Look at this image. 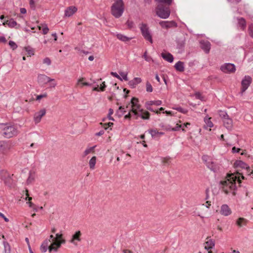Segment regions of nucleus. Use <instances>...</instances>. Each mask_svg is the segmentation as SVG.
<instances>
[{
    "label": "nucleus",
    "instance_id": "1",
    "mask_svg": "<svg viewBox=\"0 0 253 253\" xmlns=\"http://www.w3.org/2000/svg\"><path fill=\"white\" fill-rule=\"evenodd\" d=\"M241 179H245V176L242 172L238 171L236 173H231L227 175V179L220 182L223 190L226 194L232 193L235 194L236 189V181H237L240 184Z\"/></svg>",
    "mask_w": 253,
    "mask_h": 253
},
{
    "label": "nucleus",
    "instance_id": "2",
    "mask_svg": "<svg viewBox=\"0 0 253 253\" xmlns=\"http://www.w3.org/2000/svg\"><path fill=\"white\" fill-rule=\"evenodd\" d=\"M132 112L135 119L140 117L143 120H149L150 119V113L146 110L140 108V105L139 104V100L135 97H132L130 101Z\"/></svg>",
    "mask_w": 253,
    "mask_h": 253
},
{
    "label": "nucleus",
    "instance_id": "3",
    "mask_svg": "<svg viewBox=\"0 0 253 253\" xmlns=\"http://www.w3.org/2000/svg\"><path fill=\"white\" fill-rule=\"evenodd\" d=\"M125 9L123 0H116L111 6V14L116 18H120L123 14Z\"/></svg>",
    "mask_w": 253,
    "mask_h": 253
},
{
    "label": "nucleus",
    "instance_id": "4",
    "mask_svg": "<svg viewBox=\"0 0 253 253\" xmlns=\"http://www.w3.org/2000/svg\"><path fill=\"white\" fill-rule=\"evenodd\" d=\"M1 133L5 138H10L16 136L18 131L14 126L5 125L1 129Z\"/></svg>",
    "mask_w": 253,
    "mask_h": 253
},
{
    "label": "nucleus",
    "instance_id": "5",
    "mask_svg": "<svg viewBox=\"0 0 253 253\" xmlns=\"http://www.w3.org/2000/svg\"><path fill=\"white\" fill-rule=\"evenodd\" d=\"M202 159L206 166L211 170L214 173H217L219 171L220 166L215 162L211 161V158L207 155H204Z\"/></svg>",
    "mask_w": 253,
    "mask_h": 253
},
{
    "label": "nucleus",
    "instance_id": "6",
    "mask_svg": "<svg viewBox=\"0 0 253 253\" xmlns=\"http://www.w3.org/2000/svg\"><path fill=\"white\" fill-rule=\"evenodd\" d=\"M157 15L162 19H167L169 17L170 11L169 7H165L162 4H159L156 8Z\"/></svg>",
    "mask_w": 253,
    "mask_h": 253
},
{
    "label": "nucleus",
    "instance_id": "7",
    "mask_svg": "<svg viewBox=\"0 0 253 253\" xmlns=\"http://www.w3.org/2000/svg\"><path fill=\"white\" fill-rule=\"evenodd\" d=\"M139 27L143 38L146 41L152 43V36L148 25L147 24L142 23L139 24Z\"/></svg>",
    "mask_w": 253,
    "mask_h": 253
},
{
    "label": "nucleus",
    "instance_id": "8",
    "mask_svg": "<svg viewBox=\"0 0 253 253\" xmlns=\"http://www.w3.org/2000/svg\"><path fill=\"white\" fill-rule=\"evenodd\" d=\"M219 116L222 119L224 126L228 130H231L233 128V121L229 118L227 114L224 111H220Z\"/></svg>",
    "mask_w": 253,
    "mask_h": 253
},
{
    "label": "nucleus",
    "instance_id": "9",
    "mask_svg": "<svg viewBox=\"0 0 253 253\" xmlns=\"http://www.w3.org/2000/svg\"><path fill=\"white\" fill-rule=\"evenodd\" d=\"M62 234H56L55 242L51 243L50 246L49 248V252L52 251L56 252L58 248H59L61 244L65 243V240L62 239Z\"/></svg>",
    "mask_w": 253,
    "mask_h": 253
},
{
    "label": "nucleus",
    "instance_id": "10",
    "mask_svg": "<svg viewBox=\"0 0 253 253\" xmlns=\"http://www.w3.org/2000/svg\"><path fill=\"white\" fill-rule=\"evenodd\" d=\"M252 82V79L250 76H245L241 82L242 93L244 92L249 87Z\"/></svg>",
    "mask_w": 253,
    "mask_h": 253
},
{
    "label": "nucleus",
    "instance_id": "11",
    "mask_svg": "<svg viewBox=\"0 0 253 253\" xmlns=\"http://www.w3.org/2000/svg\"><path fill=\"white\" fill-rule=\"evenodd\" d=\"M220 70L225 73H232L236 70L235 66L232 63H225L220 67Z\"/></svg>",
    "mask_w": 253,
    "mask_h": 253
},
{
    "label": "nucleus",
    "instance_id": "12",
    "mask_svg": "<svg viewBox=\"0 0 253 253\" xmlns=\"http://www.w3.org/2000/svg\"><path fill=\"white\" fill-rule=\"evenodd\" d=\"M11 148V144L8 141H0V153L5 154Z\"/></svg>",
    "mask_w": 253,
    "mask_h": 253
},
{
    "label": "nucleus",
    "instance_id": "13",
    "mask_svg": "<svg viewBox=\"0 0 253 253\" xmlns=\"http://www.w3.org/2000/svg\"><path fill=\"white\" fill-rule=\"evenodd\" d=\"M37 79L38 83L42 84H46L47 83L54 81V79H51L43 74L38 75Z\"/></svg>",
    "mask_w": 253,
    "mask_h": 253
},
{
    "label": "nucleus",
    "instance_id": "14",
    "mask_svg": "<svg viewBox=\"0 0 253 253\" xmlns=\"http://www.w3.org/2000/svg\"><path fill=\"white\" fill-rule=\"evenodd\" d=\"M159 24L162 28L166 29L177 27V24L174 21H162L159 22Z\"/></svg>",
    "mask_w": 253,
    "mask_h": 253
},
{
    "label": "nucleus",
    "instance_id": "15",
    "mask_svg": "<svg viewBox=\"0 0 253 253\" xmlns=\"http://www.w3.org/2000/svg\"><path fill=\"white\" fill-rule=\"evenodd\" d=\"M207 241L205 243V249L209 251L208 253H212L211 251H209L213 249L215 246V241L209 237L207 238Z\"/></svg>",
    "mask_w": 253,
    "mask_h": 253
},
{
    "label": "nucleus",
    "instance_id": "16",
    "mask_svg": "<svg viewBox=\"0 0 253 253\" xmlns=\"http://www.w3.org/2000/svg\"><path fill=\"white\" fill-rule=\"evenodd\" d=\"M46 110L45 109H42L40 111L36 113L34 115V121L36 124H38L40 122L41 119L43 116L45 115Z\"/></svg>",
    "mask_w": 253,
    "mask_h": 253
},
{
    "label": "nucleus",
    "instance_id": "17",
    "mask_svg": "<svg viewBox=\"0 0 253 253\" xmlns=\"http://www.w3.org/2000/svg\"><path fill=\"white\" fill-rule=\"evenodd\" d=\"M200 43L201 48L205 52V53H209L211 46V43L208 41L204 40L201 41Z\"/></svg>",
    "mask_w": 253,
    "mask_h": 253
},
{
    "label": "nucleus",
    "instance_id": "18",
    "mask_svg": "<svg viewBox=\"0 0 253 253\" xmlns=\"http://www.w3.org/2000/svg\"><path fill=\"white\" fill-rule=\"evenodd\" d=\"M220 212L222 215L227 216L230 215L232 211L227 205L224 204L221 206Z\"/></svg>",
    "mask_w": 253,
    "mask_h": 253
},
{
    "label": "nucleus",
    "instance_id": "19",
    "mask_svg": "<svg viewBox=\"0 0 253 253\" xmlns=\"http://www.w3.org/2000/svg\"><path fill=\"white\" fill-rule=\"evenodd\" d=\"M234 166L235 168H240L247 171L250 170V167L245 162L241 160H237L234 163Z\"/></svg>",
    "mask_w": 253,
    "mask_h": 253
},
{
    "label": "nucleus",
    "instance_id": "20",
    "mask_svg": "<svg viewBox=\"0 0 253 253\" xmlns=\"http://www.w3.org/2000/svg\"><path fill=\"white\" fill-rule=\"evenodd\" d=\"M77 8L75 6H71L67 7L65 10V16H71L77 11Z\"/></svg>",
    "mask_w": 253,
    "mask_h": 253
},
{
    "label": "nucleus",
    "instance_id": "21",
    "mask_svg": "<svg viewBox=\"0 0 253 253\" xmlns=\"http://www.w3.org/2000/svg\"><path fill=\"white\" fill-rule=\"evenodd\" d=\"M204 121L206 124V125L204 126V128L205 129H207L208 127L211 128L213 126V124L211 121V118L209 117L208 115L205 117Z\"/></svg>",
    "mask_w": 253,
    "mask_h": 253
},
{
    "label": "nucleus",
    "instance_id": "22",
    "mask_svg": "<svg viewBox=\"0 0 253 253\" xmlns=\"http://www.w3.org/2000/svg\"><path fill=\"white\" fill-rule=\"evenodd\" d=\"M81 232L80 231H77L72 236L71 242L75 245H77L76 241H81Z\"/></svg>",
    "mask_w": 253,
    "mask_h": 253
},
{
    "label": "nucleus",
    "instance_id": "23",
    "mask_svg": "<svg viewBox=\"0 0 253 253\" xmlns=\"http://www.w3.org/2000/svg\"><path fill=\"white\" fill-rule=\"evenodd\" d=\"M36 177V174L34 171H30L29 176L27 179L26 183L28 185L31 184L34 182Z\"/></svg>",
    "mask_w": 253,
    "mask_h": 253
},
{
    "label": "nucleus",
    "instance_id": "24",
    "mask_svg": "<svg viewBox=\"0 0 253 253\" xmlns=\"http://www.w3.org/2000/svg\"><path fill=\"white\" fill-rule=\"evenodd\" d=\"M141 81L142 80L140 78L136 77L134 78L133 80L130 81L128 82V84L131 88H134L135 86L138 84L140 83Z\"/></svg>",
    "mask_w": 253,
    "mask_h": 253
},
{
    "label": "nucleus",
    "instance_id": "25",
    "mask_svg": "<svg viewBox=\"0 0 253 253\" xmlns=\"http://www.w3.org/2000/svg\"><path fill=\"white\" fill-rule=\"evenodd\" d=\"M161 55L163 59L169 63H172L173 61V57L170 53H162Z\"/></svg>",
    "mask_w": 253,
    "mask_h": 253
},
{
    "label": "nucleus",
    "instance_id": "26",
    "mask_svg": "<svg viewBox=\"0 0 253 253\" xmlns=\"http://www.w3.org/2000/svg\"><path fill=\"white\" fill-rule=\"evenodd\" d=\"M49 243H50V240H45L41 246L40 250L42 252L45 253L47 251V249H49L50 245H49Z\"/></svg>",
    "mask_w": 253,
    "mask_h": 253
},
{
    "label": "nucleus",
    "instance_id": "27",
    "mask_svg": "<svg viewBox=\"0 0 253 253\" xmlns=\"http://www.w3.org/2000/svg\"><path fill=\"white\" fill-rule=\"evenodd\" d=\"M116 36L118 39L124 42H128L132 39V38L127 37L121 33L117 34Z\"/></svg>",
    "mask_w": 253,
    "mask_h": 253
},
{
    "label": "nucleus",
    "instance_id": "28",
    "mask_svg": "<svg viewBox=\"0 0 253 253\" xmlns=\"http://www.w3.org/2000/svg\"><path fill=\"white\" fill-rule=\"evenodd\" d=\"M17 22L12 18L5 21L3 25H7L10 28H14L17 25Z\"/></svg>",
    "mask_w": 253,
    "mask_h": 253
},
{
    "label": "nucleus",
    "instance_id": "29",
    "mask_svg": "<svg viewBox=\"0 0 253 253\" xmlns=\"http://www.w3.org/2000/svg\"><path fill=\"white\" fill-rule=\"evenodd\" d=\"M174 67L177 71L179 72H183L184 70V63L180 61L175 63Z\"/></svg>",
    "mask_w": 253,
    "mask_h": 253
},
{
    "label": "nucleus",
    "instance_id": "30",
    "mask_svg": "<svg viewBox=\"0 0 253 253\" xmlns=\"http://www.w3.org/2000/svg\"><path fill=\"white\" fill-rule=\"evenodd\" d=\"M247 220L244 218L240 217L236 221L237 225L239 227H242L243 225H246Z\"/></svg>",
    "mask_w": 253,
    "mask_h": 253
},
{
    "label": "nucleus",
    "instance_id": "31",
    "mask_svg": "<svg viewBox=\"0 0 253 253\" xmlns=\"http://www.w3.org/2000/svg\"><path fill=\"white\" fill-rule=\"evenodd\" d=\"M96 157H95V156L92 157L90 159V160H89V168L90 169H94L95 165L96 164Z\"/></svg>",
    "mask_w": 253,
    "mask_h": 253
},
{
    "label": "nucleus",
    "instance_id": "32",
    "mask_svg": "<svg viewBox=\"0 0 253 253\" xmlns=\"http://www.w3.org/2000/svg\"><path fill=\"white\" fill-rule=\"evenodd\" d=\"M147 103H149V104L152 105H155V106H160L162 104V101L160 100H151V101H148L146 102Z\"/></svg>",
    "mask_w": 253,
    "mask_h": 253
},
{
    "label": "nucleus",
    "instance_id": "33",
    "mask_svg": "<svg viewBox=\"0 0 253 253\" xmlns=\"http://www.w3.org/2000/svg\"><path fill=\"white\" fill-rule=\"evenodd\" d=\"M126 112L125 108L123 106L119 107L118 110L117 111V114L119 117H122Z\"/></svg>",
    "mask_w": 253,
    "mask_h": 253
},
{
    "label": "nucleus",
    "instance_id": "34",
    "mask_svg": "<svg viewBox=\"0 0 253 253\" xmlns=\"http://www.w3.org/2000/svg\"><path fill=\"white\" fill-rule=\"evenodd\" d=\"M151 105L149 104V103H147L146 102H145V108H146V109H147L148 110L151 111V112H154L156 114H158L159 113V112L158 110H154L152 107H151Z\"/></svg>",
    "mask_w": 253,
    "mask_h": 253
},
{
    "label": "nucleus",
    "instance_id": "35",
    "mask_svg": "<svg viewBox=\"0 0 253 253\" xmlns=\"http://www.w3.org/2000/svg\"><path fill=\"white\" fill-rule=\"evenodd\" d=\"M238 24L242 29H244L246 27V23L245 20L243 18L238 19Z\"/></svg>",
    "mask_w": 253,
    "mask_h": 253
},
{
    "label": "nucleus",
    "instance_id": "36",
    "mask_svg": "<svg viewBox=\"0 0 253 253\" xmlns=\"http://www.w3.org/2000/svg\"><path fill=\"white\" fill-rule=\"evenodd\" d=\"M3 243L5 253H10V247L9 244L7 242H5V241H4Z\"/></svg>",
    "mask_w": 253,
    "mask_h": 253
},
{
    "label": "nucleus",
    "instance_id": "37",
    "mask_svg": "<svg viewBox=\"0 0 253 253\" xmlns=\"http://www.w3.org/2000/svg\"><path fill=\"white\" fill-rule=\"evenodd\" d=\"M143 57L144 58V59L146 61H147L148 62H153V60L151 56L147 55V51H146L144 53V54L143 55Z\"/></svg>",
    "mask_w": 253,
    "mask_h": 253
},
{
    "label": "nucleus",
    "instance_id": "38",
    "mask_svg": "<svg viewBox=\"0 0 253 253\" xmlns=\"http://www.w3.org/2000/svg\"><path fill=\"white\" fill-rule=\"evenodd\" d=\"M146 90L149 92L153 91V87L149 82H147L146 83Z\"/></svg>",
    "mask_w": 253,
    "mask_h": 253
},
{
    "label": "nucleus",
    "instance_id": "39",
    "mask_svg": "<svg viewBox=\"0 0 253 253\" xmlns=\"http://www.w3.org/2000/svg\"><path fill=\"white\" fill-rule=\"evenodd\" d=\"M173 109L184 114L188 112V110L186 109H184L180 107L174 108Z\"/></svg>",
    "mask_w": 253,
    "mask_h": 253
},
{
    "label": "nucleus",
    "instance_id": "40",
    "mask_svg": "<svg viewBox=\"0 0 253 253\" xmlns=\"http://www.w3.org/2000/svg\"><path fill=\"white\" fill-rule=\"evenodd\" d=\"M149 132L153 137L156 136L159 133L157 129H151L149 130Z\"/></svg>",
    "mask_w": 253,
    "mask_h": 253
},
{
    "label": "nucleus",
    "instance_id": "41",
    "mask_svg": "<svg viewBox=\"0 0 253 253\" xmlns=\"http://www.w3.org/2000/svg\"><path fill=\"white\" fill-rule=\"evenodd\" d=\"M94 147L95 146H93V147H89L87 149H86L84 151V156H85L86 155H87L88 154H89L91 151H92L94 149Z\"/></svg>",
    "mask_w": 253,
    "mask_h": 253
},
{
    "label": "nucleus",
    "instance_id": "42",
    "mask_svg": "<svg viewBox=\"0 0 253 253\" xmlns=\"http://www.w3.org/2000/svg\"><path fill=\"white\" fill-rule=\"evenodd\" d=\"M157 1L160 3H164L169 5L171 4L172 0H156Z\"/></svg>",
    "mask_w": 253,
    "mask_h": 253
},
{
    "label": "nucleus",
    "instance_id": "43",
    "mask_svg": "<svg viewBox=\"0 0 253 253\" xmlns=\"http://www.w3.org/2000/svg\"><path fill=\"white\" fill-rule=\"evenodd\" d=\"M182 125L176 124V126L174 127H172L171 129V131H178L180 130V128L182 129Z\"/></svg>",
    "mask_w": 253,
    "mask_h": 253
},
{
    "label": "nucleus",
    "instance_id": "44",
    "mask_svg": "<svg viewBox=\"0 0 253 253\" xmlns=\"http://www.w3.org/2000/svg\"><path fill=\"white\" fill-rule=\"evenodd\" d=\"M8 44H9V46H10V47L11 48H12L13 49H15L17 47V45L15 43V42H14L13 41H10L9 42Z\"/></svg>",
    "mask_w": 253,
    "mask_h": 253
},
{
    "label": "nucleus",
    "instance_id": "45",
    "mask_svg": "<svg viewBox=\"0 0 253 253\" xmlns=\"http://www.w3.org/2000/svg\"><path fill=\"white\" fill-rule=\"evenodd\" d=\"M42 26V33L43 34L45 35L48 33L49 31V29L46 24H44Z\"/></svg>",
    "mask_w": 253,
    "mask_h": 253
},
{
    "label": "nucleus",
    "instance_id": "46",
    "mask_svg": "<svg viewBox=\"0 0 253 253\" xmlns=\"http://www.w3.org/2000/svg\"><path fill=\"white\" fill-rule=\"evenodd\" d=\"M120 75L122 77V80H124L125 81H128L127 74L126 73L121 72L120 73Z\"/></svg>",
    "mask_w": 253,
    "mask_h": 253
},
{
    "label": "nucleus",
    "instance_id": "47",
    "mask_svg": "<svg viewBox=\"0 0 253 253\" xmlns=\"http://www.w3.org/2000/svg\"><path fill=\"white\" fill-rule=\"evenodd\" d=\"M43 63L47 65H50L51 64V60L48 57H46L43 59Z\"/></svg>",
    "mask_w": 253,
    "mask_h": 253
},
{
    "label": "nucleus",
    "instance_id": "48",
    "mask_svg": "<svg viewBox=\"0 0 253 253\" xmlns=\"http://www.w3.org/2000/svg\"><path fill=\"white\" fill-rule=\"evenodd\" d=\"M126 25L127 26L128 28L131 29L133 27L134 23L131 21L127 20V22H126Z\"/></svg>",
    "mask_w": 253,
    "mask_h": 253
},
{
    "label": "nucleus",
    "instance_id": "49",
    "mask_svg": "<svg viewBox=\"0 0 253 253\" xmlns=\"http://www.w3.org/2000/svg\"><path fill=\"white\" fill-rule=\"evenodd\" d=\"M113 126V123L109 122L107 124H104L103 126L104 127L105 129H107L108 127H111Z\"/></svg>",
    "mask_w": 253,
    "mask_h": 253
},
{
    "label": "nucleus",
    "instance_id": "50",
    "mask_svg": "<svg viewBox=\"0 0 253 253\" xmlns=\"http://www.w3.org/2000/svg\"><path fill=\"white\" fill-rule=\"evenodd\" d=\"M47 94L46 93H44V94H40V95H38L37 96V98H36V100H41L42 98H43V97H46L47 96Z\"/></svg>",
    "mask_w": 253,
    "mask_h": 253
},
{
    "label": "nucleus",
    "instance_id": "51",
    "mask_svg": "<svg viewBox=\"0 0 253 253\" xmlns=\"http://www.w3.org/2000/svg\"><path fill=\"white\" fill-rule=\"evenodd\" d=\"M195 96L196 99H200V100H202V98H203L201 94L199 92H196L195 93Z\"/></svg>",
    "mask_w": 253,
    "mask_h": 253
},
{
    "label": "nucleus",
    "instance_id": "52",
    "mask_svg": "<svg viewBox=\"0 0 253 253\" xmlns=\"http://www.w3.org/2000/svg\"><path fill=\"white\" fill-rule=\"evenodd\" d=\"M6 175L7 178H6V177H5V178H3L4 180L5 181V182L7 183L8 182L9 183H10V180H11V177H10L9 173H6Z\"/></svg>",
    "mask_w": 253,
    "mask_h": 253
},
{
    "label": "nucleus",
    "instance_id": "53",
    "mask_svg": "<svg viewBox=\"0 0 253 253\" xmlns=\"http://www.w3.org/2000/svg\"><path fill=\"white\" fill-rule=\"evenodd\" d=\"M111 74L114 77H116L119 79H120V80L122 81V79L121 78V77H120V76H119L116 72H111Z\"/></svg>",
    "mask_w": 253,
    "mask_h": 253
},
{
    "label": "nucleus",
    "instance_id": "54",
    "mask_svg": "<svg viewBox=\"0 0 253 253\" xmlns=\"http://www.w3.org/2000/svg\"><path fill=\"white\" fill-rule=\"evenodd\" d=\"M190 125V124L189 123H185V124H183V125H182V131L183 132H185L186 130L184 127H188V126H189Z\"/></svg>",
    "mask_w": 253,
    "mask_h": 253
},
{
    "label": "nucleus",
    "instance_id": "55",
    "mask_svg": "<svg viewBox=\"0 0 253 253\" xmlns=\"http://www.w3.org/2000/svg\"><path fill=\"white\" fill-rule=\"evenodd\" d=\"M132 115H133V113L130 110L128 113L125 116V118L126 119H130Z\"/></svg>",
    "mask_w": 253,
    "mask_h": 253
},
{
    "label": "nucleus",
    "instance_id": "56",
    "mask_svg": "<svg viewBox=\"0 0 253 253\" xmlns=\"http://www.w3.org/2000/svg\"><path fill=\"white\" fill-rule=\"evenodd\" d=\"M106 87V86L105 85V82H103L102 83V84L100 85V90L101 91H104L105 90Z\"/></svg>",
    "mask_w": 253,
    "mask_h": 253
},
{
    "label": "nucleus",
    "instance_id": "57",
    "mask_svg": "<svg viewBox=\"0 0 253 253\" xmlns=\"http://www.w3.org/2000/svg\"><path fill=\"white\" fill-rule=\"evenodd\" d=\"M0 217L2 218L5 222H8L9 219L7 218L2 213L0 212Z\"/></svg>",
    "mask_w": 253,
    "mask_h": 253
},
{
    "label": "nucleus",
    "instance_id": "58",
    "mask_svg": "<svg viewBox=\"0 0 253 253\" xmlns=\"http://www.w3.org/2000/svg\"><path fill=\"white\" fill-rule=\"evenodd\" d=\"M249 31L251 36L253 38V25L250 26Z\"/></svg>",
    "mask_w": 253,
    "mask_h": 253
},
{
    "label": "nucleus",
    "instance_id": "59",
    "mask_svg": "<svg viewBox=\"0 0 253 253\" xmlns=\"http://www.w3.org/2000/svg\"><path fill=\"white\" fill-rule=\"evenodd\" d=\"M240 151V148H238L235 147H233L232 149V152L233 153H239Z\"/></svg>",
    "mask_w": 253,
    "mask_h": 253
},
{
    "label": "nucleus",
    "instance_id": "60",
    "mask_svg": "<svg viewBox=\"0 0 253 253\" xmlns=\"http://www.w3.org/2000/svg\"><path fill=\"white\" fill-rule=\"evenodd\" d=\"M6 42V40L5 38L3 36H0V42H3L5 43Z\"/></svg>",
    "mask_w": 253,
    "mask_h": 253
},
{
    "label": "nucleus",
    "instance_id": "61",
    "mask_svg": "<svg viewBox=\"0 0 253 253\" xmlns=\"http://www.w3.org/2000/svg\"><path fill=\"white\" fill-rule=\"evenodd\" d=\"M104 133V131L103 130H100L98 132H97L95 134L96 136H101Z\"/></svg>",
    "mask_w": 253,
    "mask_h": 253
},
{
    "label": "nucleus",
    "instance_id": "62",
    "mask_svg": "<svg viewBox=\"0 0 253 253\" xmlns=\"http://www.w3.org/2000/svg\"><path fill=\"white\" fill-rule=\"evenodd\" d=\"M50 83H50V87H55V86L57 85V84L55 82L54 80L53 81H52V82H50Z\"/></svg>",
    "mask_w": 253,
    "mask_h": 253
},
{
    "label": "nucleus",
    "instance_id": "63",
    "mask_svg": "<svg viewBox=\"0 0 253 253\" xmlns=\"http://www.w3.org/2000/svg\"><path fill=\"white\" fill-rule=\"evenodd\" d=\"M49 240H50V242H51V243H52L54 242H55V238L52 235H51L50 236V239H49Z\"/></svg>",
    "mask_w": 253,
    "mask_h": 253
},
{
    "label": "nucleus",
    "instance_id": "64",
    "mask_svg": "<svg viewBox=\"0 0 253 253\" xmlns=\"http://www.w3.org/2000/svg\"><path fill=\"white\" fill-rule=\"evenodd\" d=\"M35 1L34 0H30V5L31 7L35 6Z\"/></svg>",
    "mask_w": 253,
    "mask_h": 253
}]
</instances>
